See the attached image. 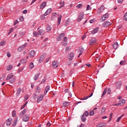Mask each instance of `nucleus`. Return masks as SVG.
<instances>
[{"mask_svg": "<svg viewBox=\"0 0 127 127\" xmlns=\"http://www.w3.org/2000/svg\"><path fill=\"white\" fill-rule=\"evenodd\" d=\"M83 116H85L86 117H89V112L88 111H85L84 114Z\"/></svg>", "mask_w": 127, "mask_h": 127, "instance_id": "obj_38", "label": "nucleus"}, {"mask_svg": "<svg viewBox=\"0 0 127 127\" xmlns=\"http://www.w3.org/2000/svg\"><path fill=\"white\" fill-rule=\"evenodd\" d=\"M27 100H28V96L27 95L25 96V101H27Z\"/></svg>", "mask_w": 127, "mask_h": 127, "instance_id": "obj_62", "label": "nucleus"}, {"mask_svg": "<svg viewBox=\"0 0 127 127\" xmlns=\"http://www.w3.org/2000/svg\"><path fill=\"white\" fill-rule=\"evenodd\" d=\"M106 126H107V124L100 123L96 126V127H106Z\"/></svg>", "mask_w": 127, "mask_h": 127, "instance_id": "obj_20", "label": "nucleus"}, {"mask_svg": "<svg viewBox=\"0 0 127 127\" xmlns=\"http://www.w3.org/2000/svg\"><path fill=\"white\" fill-rule=\"evenodd\" d=\"M23 13L24 14H25L26 13H27V10H24L23 11Z\"/></svg>", "mask_w": 127, "mask_h": 127, "instance_id": "obj_63", "label": "nucleus"}, {"mask_svg": "<svg viewBox=\"0 0 127 127\" xmlns=\"http://www.w3.org/2000/svg\"><path fill=\"white\" fill-rule=\"evenodd\" d=\"M12 123V119L11 118H9L6 121V126H10Z\"/></svg>", "mask_w": 127, "mask_h": 127, "instance_id": "obj_7", "label": "nucleus"}, {"mask_svg": "<svg viewBox=\"0 0 127 127\" xmlns=\"http://www.w3.org/2000/svg\"><path fill=\"white\" fill-rule=\"evenodd\" d=\"M39 76H40V73L35 74L34 77V81H37V79H38V78H39Z\"/></svg>", "mask_w": 127, "mask_h": 127, "instance_id": "obj_24", "label": "nucleus"}, {"mask_svg": "<svg viewBox=\"0 0 127 127\" xmlns=\"http://www.w3.org/2000/svg\"><path fill=\"white\" fill-rule=\"evenodd\" d=\"M74 58V53H71L68 55V59L71 61Z\"/></svg>", "mask_w": 127, "mask_h": 127, "instance_id": "obj_10", "label": "nucleus"}, {"mask_svg": "<svg viewBox=\"0 0 127 127\" xmlns=\"http://www.w3.org/2000/svg\"><path fill=\"white\" fill-rule=\"evenodd\" d=\"M61 18H62V15H61L58 17V26H59V25H60V22H61Z\"/></svg>", "mask_w": 127, "mask_h": 127, "instance_id": "obj_23", "label": "nucleus"}, {"mask_svg": "<svg viewBox=\"0 0 127 127\" xmlns=\"http://www.w3.org/2000/svg\"><path fill=\"white\" fill-rule=\"evenodd\" d=\"M60 4L61 5L60 6V8H61V7H63V6H64L65 4L64 1H63V2H60Z\"/></svg>", "mask_w": 127, "mask_h": 127, "instance_id": "obj_36", "label": "nucleus"}, {"mask_svg": "<svg viewBox=\"0 0 127 127\" xmlns=\"http://www.w3.org/2000/svg\"><path fill=\"white\" fill-rule=\"evenodd\" d=\"M84 15H85V14H84V12H81L79 13L77 18L78 22H79V21H81V20L84 18Z\"/></svg>", "mask_w": 127, "mask_h": 127, "instance_id": "obj_1", "label": "nucleus"}, {"mask_svg": "<svg viewBox=\"0 0 127 127\" xmlns=\"http://www.w3.org/2000/svg\"><path fill=\"white\" fill-rule=\"evenodd\" d=\"M64 36H65V33H61L57 38V40L58 41H61V40H62V39L63 38V37H64Z\"/></svg>", "mask_w": 127, "mask_h": 127, "instance_id": "obj_3", "label": "nucleus"}, {"mask_svg": "<svg viewBox=\"0 0 127 127\" xmlns=\"http://www.w3.org/2000/svg\"><path fill=\"white\" fill-rule=\"evenodd\" d=\"M43 97H44V95H39L37 101V103H40V102H41V101H42L43 99Z\"/></svg>", "mask_w": 127, "mask_h": 127, "instance_id": "obj_13", "label": "nucleus"}, {"mask_svg": "<svg viewBox=\"0 0 127 127\" xmlns=\"http://www.w3.org/2000/svg\"><path fill=\"white\" fill-rule=\"evenodd\" d=\"M111 24H112L111 23V22L108 21H106L103 23L102 25L103 26H104V27H108L109 25H111Z\"/></svg>", "mask_w": 127, "mask_h": 127, "instance_id": "obj_5", "label": "nucleus"}, {"mask_svg": "<svg viewBox=\"0 0 127 127\" xmlns=\"http://www.w3.org/2000/svg\"><path fill=\"white\" fill-rule=\"evenodd\" d=\"M84 50H85V49H84V48H81L80 49H79L78 52L80 53L79 55L83 54V52H84Z\"/></svg>", "mask_w": 127, "mask_h": 127, "instance_id": "obj_30", "label": "nucleus"}, {"mask_svg": "<svg viewBox=\"0 0 127 127\" xmlns=\"http://www.w3.org/2000/svg\"><path fill=\"white\" fill-rule=\"evenodd\" d=\"M121 120H122L121 117H120L118 118L117 119V122L119 123V122H120L121 121Z\"/></svg>", "mask_w": 127, "mask_h": 127, "instance_id": "obj_56", "label": "nucleus"}, {"mask_svg": "<svg viewBox=\"0 0 127 127\" xmlns=\"http://www.w3.org/2000/svg\"><path fill=\"white\" fill-rule=\"evenodd\" d=\"M50 90V86H47L45 89V94H47V92Z\"/></svg>", "mask_w": 127, "mask_h": 127, "instance_id": "obj_28", "label": "nucleus"}, {"mask_svg": "<svg viewBox=\"0 0 127 127\" xmlns=\"http://www.w3.org/2000/svg\"><path fill=\"white\" fill-rule=\"evenodd\" d=\"M20 93H21V88H18L17 90V96H19V95H20Z\"/></svg>", "mask_w": 127, "mask_h": 127, "instance_id": "obj_31", "label": "nucleus"}, {"mask_svg": "<svg viewBox=\"0 0 127 127\" xmlns=\"http://www.w3.org/2000/svg\"><path fill=\"white\" fill-rule=\"evenodd\" d=\"M30 69H33V68H34V64L33 63H31L29 66Z\"/></svg>", "mask_w": 127, "mask_h": 127, "instance_id": "obj_32", "label": "nucleus"}, {"mask_svg": "<svg viewBox=\"0 0 127 127\" xmlns=\"http://www.w3.org/2000/svg\"><path fill=\"white\" fill-rule=\"evenodd\" d=\"M52 65L54 68H57V67L59 66V64H58V62L57 61H55L53 62Z\"/></svg>", "mask_w": 127, "mask_h": 127, "instance_id": "obj_6", "label": "nucleus"}, {"mask_svg": "<svg viewBox=\"0 0 127 127\" xmlns=\"http://www.w3.org/2000/svg\"><path fill=\"white\" fill-rule=\"evenodd\" d=\"M113 47L114 49H117L119 47V44L118 42H115L113 45Z\"/></svg>", "mask_w": 127, "mask_h": 127, "instance_id": "obj_19", "label": "nucleus"}, {"mask_svg": "<svg viewBox=\"0 0 127 127\" xmlns=\"http://www.w3.org/2000/svg\"><path fill=\"white\" fill-rule=\"evenodd\" d=\"M92 8L90 7V5H87L86 7V10H89V9H91Z\"/></svg>", "mask_w": 127, "mask_h": 127, "instance_id": "obj_51", "label": "nucleus"}, {"mask_svg": "<svg viewBox=\"0 0 127 127\" xmlns=\"http://www.w3.org/2000/svg\"><path fill=\"white\" fill-rule=\"evenodd\" d=\"M28 44L27 43H25L24 45H23L21 47L18 48V50H22V49H24L25 48V46H27Z\"/></svg>", "mask_w": 127, "mask_h": 127, "instance_id": "obj_21", "label": "nucleus"}, {"mask_svg": "<svg viewBox=\"0 0 127 127\" xmlns=\"http://www.w3.org/2000/svg\"><path fill=\"white\" fill-rule=\"evenodd\" d=\"M122 105L126 104V100L122 99V100H121L120 101H119V105H122Z\"/></svg>", "mask_w": 127, "mask_h": 127, "instance_id": "obj_27", "label": "nucleus"}, {"mask_svg": "<svg viewBox=\"0 0 127 127\" xmlns=\"http://www.w3.org/2000/svg\"><path fill=\"white\" fill-rule=\"evenodd\" d=\"M26 112H27V110L26 109H24L23 110H22L19 114V117L20 118L23 117V116L25 115V113H26Z\"/></svg>", "mask_w": 127, "mask_h": 127, "instance_id": "obj_9", "label": "nucleus"}, {"mask_svg": "<svg viewBox=\"0 0 127 127\" xmlns=\"http://www.w3.org/2000/svg\"><path fill=\"white\" fill-rule=\"evenodd\" d=\"M107 94H108V95H110V94H111V92H112V89H111V88H107Z\"/></svg>", "mask_w": 127, "mask_h": 127, "instance_id": "obj_44", "label": "nucleus"}, {"mask_svg": "<svg viewBox=\"0 0 127 127\" xmlns=\"http://www.w3.org/2000/svg\"><path fill=\"white\" fill-rule=\"evenodd\" d=\"M124 20H125V21H127V12L125 13L124 17H123Z\"/></svg>", "mask_w": 127, "mask_h": 127, "instance_id": "obj_33", "label": "nucleus"}, {"mask_svg": "<svg viewBox=\"0 0 127 127\" xmlns=\"http://www.w3.org/2000/svg\"><path fill=\"white\" fill-rule=\"evenodd\" d=\"M81 121L82 122H86V118H85V116H84V115H83L82 116V117H81Z\"/></svg>", "mask_w": 127, "mask_h": 127, "instance_id": "obj_35", "label": "nucleus"}, {"mask_svg": "<svg viewBox=\"0 0 127 127\" xmlns=\"http://www.w3.org/2000/svg\"><path fill=\"white\" fill-rule=\"evenodd\" d=\"M89 98V96H85L83 98H82L81 99H80V100L81 101H83L84 100H87Z\"/></svg>", "mask_w": 127, "mask_h": 127, "instance_id": "obj_45", "label": "nucleus"}, {"mask_svg": "<svg viewBox=\"0 0 127 127\" xmlns=\"http://www.w3.org/2000/svg\"><path fill=\"white\" fill-rule=\"evenodd\" d=\"M17 23H18V21L17 20V19H16L14 21V25H16V24H17Z\"/></svg>", "mask_w": 127, "mask_h": 127, "instance_id": "obj_58", "label": "nucleus"}, {"mask_svg": "<svg viewBox=\"0 0 127 127\" xmlns=\"http://www.w3.org/2000/svg\"><path fill=\"white\" fill-rule=\"evenodd\" d=\"M46 6V1H44L40 5V8L41 9H42L43 8H44Z\"/></svg>", "mask_w": 127, "mask_h": 127, "instance_id": "obj_17", "label": "nucleus"}, {"mask_svg": "<svg viewBox=\"0 0 127 127\" xmlns=\"http://www.w3.org/2000/svg\"><path fill=\"white\" fill-rule=\"evenodd\" d=\"M121 86H122V81H119L117 82L116 83V87H117V89L121 88Z\"/></svg>", "mask_w": 127, "mask_h": 127, "instance_id": "obj_16", "label": "nucleus"}, {"mask_svg": "<svg viewBox=\"0 0 127 127\" xmlns=\"http://www.w3.org/2000/svg\"><path fill=\"white\" fill-rule=\"evenodd\" d=\"M5 45V41H2L0 43V46H3Z\"/></svg>", "mask_w": 127, "mask_h": 127, "instance_id": "obj_41", "label": "nucleus"}, {"mask_svg": "<svg viewBox=\"0 0 127 127\" xmlns=\"http://www.w3.org/2000/svg\"><path fill=\"white\" fill-rule=\"evenodd\" d=\"M38 35H43V34H44V31L42 29H41L38 31Z\"/></svg>", "mask_w": 127, "mask_h": 127, "instance_id": "obj_26", "label": "nucleus"}, {"mask_svg": "<svg viewBox=\"0 0 127 127\" xmlns=\"http://www.w3.org/2000/svg\"><path fill=\"white\" fill-rule=\"evenodd\" d=\"M12 31H13V28H11L10 29H9V32H8V34H10V33H11V32Z\"/></svg>", "mask_w": 127, "mask_h": 127, "instance_id": "obj_47", "label": "nucleus"}, {"mask_svg": "<svg viewBox=\"0 0 127 127\" xmlns=\"http://www.w3.org/2000/svg\"><path fill=\"white\" fill-rule=\"evenodd\" d=\"M16 115V112L15 111H12V117L14 118L15 117V115Z\"/></svg>", "mask_w": 127, "mask_h": 127, "instance_id": "obj_48", "label": "nucleus"}, {"mask_svg": "<svg viewBox=\"0 0 127 127\" xmlns=\"http://www.w3.org/2000/svg\"><path fill=\"white\" fill-rule=\"evenodd\" d=\"M12 77H13V74H11L7 75L6 81H8V80H10V79L12 78Z\"/></svg>", "mask_w": 127, "mask_h": 127, "instance_id": "obj_25", "label": "nucleus"}, {"mask_svg": "<svg viewBox=\"0 0 127 127\" xmlns=\"http://www.w3.org/2000/svg\"><path fill=\"white\" fill-rule=\"evenodd\" d=\"M124 1V0H118V2L119 3H122Z\"/></svg>", "mask_w": 127, "mask_h": 127, "instance_id": "obj_61", "label": "nucleus"}, {"mask_svg": "<svg viewBox=\"0 0 127 127\" xmlns=\"http://www.w3.org/2000/svg\"><path fill=\"white\" fill-rule=\"evenodd\" d=\"M107 91H108V88H105V89H104L102 94V98H103V97H104V96H105L106 95V94H107Z\"/></svg>", "mask_w": 127, "mask_h": 127, "instance_id": "obj_29", "label": "nucleus"}, {"mask_svg": "<svg viewBox=\"0 0 127 127\" xmlns=\"http://www.w3.org/2000/svg\"><path fill=\"white\" fill-rule=\"evenodd\" d=\"M50 126H51V123H50V122H48L47 124V127H49Z\"/></svg>", "mask_w": 127, "mask_h": 127, "instance_id": "obj_57", "label": "nucleus"}, {"mask_svg": "<svg viewBox=\"0 0 127 127\" xmlns=\"http://www.w3.org/2000/svg\"><path fill=\"white\" fill-rule=\"evenodd\" d=\"M11 68H12V65L9 64V65L7 66L6 69L7 71H9V70H11Z\"/></svg>", "mask_w": 127, "mask_h": 127, "instance_id": "obj_34", "label": "nucleus"}, {"mask_svg": "<svg viewBox=\"0 0 127 127\" xmlns=\"http://www.w3.org/2000/svg\"><path fill=\"white\" fill-rule=\"evenodd\" d=\"M93 44H96V39L95 38L91 39L90 41L89 45H93Z\"/></svg>", "mask_w": 127, "mask_h": 127, "instance_id": "obj_15", "label": "nucleus"}, {"mask_svg": "<svg viewBox=\"0 0 127 127\" xmlns=\"http://www.w3.org/2000/svg\"><path fill=\"white\" fill-rule=\"evenodd\" d=\"M70 49H71V47L70 46L66 47L65 50V51H67V50H69Z\"/></svg>", "mask_w": 127, "mask_h": 127, "instance_id": "obj_55", "label": "nucleus"}, {"mask_svg": "<svg viewBox=\"0 0 127 127\" xmlns=\"http://www.w3.org/2000/svg\"><path fill=\"white\" fill-rule=\"evenodd\" d=\"M24 18L23 16H21L19 18L20 21H23Z\"/></svg>", "mask_w": 127, "mask_h": 127, "instance_id": "obj_54", "label": "nucleus"}, {"mask_svg": "<svg viewBox=\"0 0 127 127\" xmlns=\"http://www.w3.org/2000/svg\"><path fill=\"white\" fill-rule=\"evenodd\" d=\"M46 81V77H44V78L43 79V81L41 82V84H44V83H45Z\"/></svg>", "mask_w": 127, "mask_h": 127, "instance_id": "obj_42", "label": "nucleus"}, {"mask_svg": "<svg viewBox=\"0 0 127 127\" xmlns=\"http://www.w3.org/2000/svg\"><path fill=\"white\" fill-rule=\"evenodd\" d=\"M25 117H24L23 118V122H28V120H29V116L26 115Z\"/></svg>", "mask_w": 127, "mask_h": 127, "instance_id": "obj_18", "label": "nucleus"}, {"mask_svg": "<svg viewBox=\"0 0 127 127\" xmlns=\"http://www.w3.org/2000/svg\"><path fill=\"white\" fill-rule=\"evenodd\" d=\"M109 18V13H106L104 15H103L102 17V21H105L106 19Z\"/></svg>", "mask_w": 127, "mask_h": 127, "instance_id": "obj_4", "label": "nucleus"}, {"mask_svg": "<svg viewBox=\"0 0 127 127\" xmlns=\"http://www.w3.org/2000/svg\"><path fill=\"white\" fill-rule=\"evenodd\" d=\"M17 122V118L16 119V121L13 123V125H12L13 127H15L16 126Z\"/></svg>", "mask_w": 127, "mask_h": 127, "instance_id": "obj_46", "label": "nucleus"}, {"mask_svg": "<svg viewBox=\"0 0 127 127\" xmlns=\"http://www.w3.org/2000/svg\"><path fill=\"white\" fill-rule=\"evenodd\" d=\"M69 102H65L63 103V107H64V108H66V107H68V106H69Z\"/></svg>", "mask_w": 127, "mask_h": 127, "instance_id": "obj_22", "label": "nucleus"}, {"mask_svg": "<svg viewBox=\"0 0 127 127\" xmlns=\"http://www.w3.org/2000/svg\"><path fill=\"white\" fill-rule=\"evenodd\" d=\"M99 29H100V28L99 27H97L95 28L91 33V34H95V33H97L98 31H99Z\"/></svg>", "mask_w": 127, "mask_h": 127, "instance_id": "obj_8", "label": "nucleus"}, {"mask_svg": "<svg viewBox=\"0 0 127 127\" xmlns=\"http://www.w3.org/2000/svg\"><path fill=\"white\" fill-rule=\"evenodd\" d=\"M4 11V9L3 7L0 8V14H1L3 13V12Z\"/></svg>", "mask_w": 127, "mask_h": 127, "instance_id": "obj_40", "label": "nucleus"}, {"mask_svg": "<svg viewBox=\"0 0 127 127\" xmlns=\"http://www.w3.org/2000/svg\"><path fill=\"white\" fill-rule=\"evenodd\" d=\"M10 83H11V84H13V83H14V82H15V78L13 77L12 79H11L10 81H9Z\"/></svg>", "mask_w": 127, "mask_h": 127, "instance_id": "obj_37", "label": "nucleus"}, {"mask_svg": "<svg viewBox=\"0 0 127 127\" xmlns=\"http://www.w3.org/2000/svg\"><path fill=\"white\" fill-rule=\"evenodd\" d=\"M29 55L30 56L31 58L34 57V55H35V51L34 50H32L29 52Z\"/></svg>", "mask_w": 127, "mask_h": 127, "instance_id": "obj_12", "label": "nucleus"}, {"mask_svg": "<svg viewBox=\"0 0 127 127\" xmlns=\"http://www.w3.org/2000/svg\"><path fill=\"white\" fill-rule=\"evenodd\" d=\"M33 35H34V36H35L36 37H37V36H38V35H37V33L35 31L33 32Z\"/></svg>", "mask_w": 127, "mask_h": 127, "instance_id": "obj_53", "label": "nucleus"}, {"mask_svg": "<svg viewBox=\"0 0 127 127\" xmlns=\"http://www.w3.org/2000/svg\"><path fill=\"white\" fill-rule=\"evenodd\" d=\"M46 56V54L44 53L43 55H42L39 60V63H42L43 62V61L44 60V58H45Z\"/></svg>", "mask_w": 127, "mask_h": 127, "instance_id": "obj_2", "label": "nucleus"}, {"mask_svg": "<svg viewBox=\"0 0 127 127\" xmlns=\"http://www.w3.org/2000/svg\"><path fill=\"white\" fill-rule=\"evenodd\" d=\"M112 118H113V113H111L110 115V118H109L108 123H110V122H111V121H112Z\"/></svg>", "mask_w": 127, "mask_h": 127, "instance_id": "obj_43", "label": "nucleus"}, {"mask_svg": "<svg viewBox=\"0 0 127 127\" xmlns=\"http://www.w3.org/2000/svg\"><path fill=\"white\" fill-rule=\"evenodd\" d=\"M81 7H82V4H79L76 5V7H77V8H81Z\"/></svg>", "mask_w": 127, "mask_h": 127, "instance_id": "obj_52", "label": "nucleus"}, {"mask_svg": "<svg viewBox=\"0 0 127 127\" xmlns=\"http://www.w3.org/2000/svg\"><path fill=\"white\" fill-rule=\"evenodd\" d=\"M125 61H121L120 63V65H125Z\"/></svg>", "mask_w": 127, "mask_h": 127, "instance_id": "obj_50", "label": "nucleus"}, {"mask_svg": "<svg viewBox=\"0 0 127 127\" xmlns=\"http://www.w3.org/2000/svg\"><path fill=\"white\" fill-rule=\"evenodd\" d=\"M64 42H66L67 41V38H66V37H65L64 38Z\"/></svg>", "mask_w": 127, "mask_h": 127, "instance_id": "obj_64", "label": "nucleus"}, {"mask_svg": "<svg viewBox=\"0 0 127 127\" xmlns=\"http://www.w3.org/2000/svg\"><path fill=\"white\" fill-rule=\"evenodd\" d=\"M51 29H52V28L50 26H48L47 28V30H48V31H51Z\"/></svg>", "mask_w": 127, "mask_h": 127, "instance_id": "obj_49", "label": "nucleus"}, {"mask_svg": "<svg viewBox=\"0 0 127 127\" xmlns=\"http://www.w3.org/2000/svg\"><path fill=\"white\" fill-rule=\"evenodd\" d=\"M51 11H52V9H51V8L49 9H48V10L46 11V12L44 14V15L45 16H46V15H48V14H50V12H51Z\"/></svg>", "mask_w": 127, "mask_h": 127, "instance_id": "obj_14", "label": "nucleus"}, {"mask_svg": "<svg viewBox=\"0 0 127 127\" xmlns=\"http://www.w3.org/2000/svg\"><path fill=\"white\" fill-rule=\"evenodd\" d=\"M104 9H105L104 6H101V7L98 9L97 13L100 14L101 12L104 11Z\"/></svg>", "mask_w": 127, "mask_h": 127, "instance_id": "obj_11", "label": "nucleus"}, {"mask_svg": "<svg viewBox=\"0 0 127 127\" xmlns=\"http://www.w3.org/2000/svg\"><path fill=\"white\" fill-rule=\"evenodd\" d=\"M21 63H25V60H24V59H22L21 60Z\"/></svg>", "mask_w": 127, "mask_h": 127, "instance_id": "obj_60", "label": "nucleus"}, {"mask_svg": "<svg viewBox=\"0 0 127 127\" xmlns=\"http://www.w3.org/2000/svg\"><path fill=\"white\" fill-rule=\"evenodd\" d=\"M23 70V68H19V70H18V73H20V72H21V71H22Z\"/></svg>", "mask_w": 127, "mask_h": 127, "instance_id": "obj_59", "label": "nucleus"}, {"mask_svg": "<svg viewBox=\"0 0 127 127\" xmlns=\"http://www.w3.org/2000/svg\"><path fill=\"white\" fill-rule=\"evenodd\" d=\"M95 112L93 110L90 111L89 112V116H94Z\"/></svg>", "mask_w": 127, "mask_h": 127, "instance_id": "obj_39", "label": "nucleus"}]
</instances>
